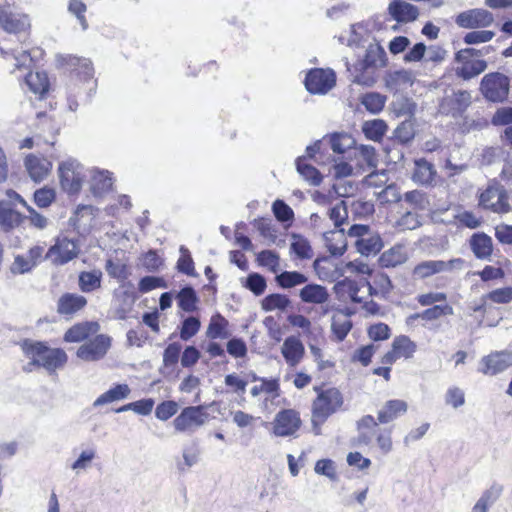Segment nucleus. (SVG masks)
I'll use <instances>...</instances> for the list:
<instances>
[{
    "label": "nucleus",
    "mask_w": 512,
    "mask_h": 512,
    "mask_svg": "<svg viewBox=\"0 0 512 512\" xmlns=\"http://www.w3.org/2000/svg\"><path fill=\"white\" fill-rule=\"evenodd\" d=\"M343 405V396L336 388H329L318 393L312 405V426L315 435L321 433V425L330 415Z\"/></svg>",
    "instance_id": "1"
},
{
    "label": "nucleus",
    "mask_w": 512,
    "mask_h": 512,
    "mask_svg": "<svg viewBox=\"0 0 512 512\" xmlns=\"http://www.w3.org/2000/svg\"><path fill=\"white\" fill-rule=\"evenodd\" d=\"M479 206L497 214H506L511 211L507 190L495 180L490 181L480 193Z\"/></svg>",
    "instance_id": "2"
},
{
    "label": "nucleus",
    "mask_w": 512,
    "mask_h": 512,
    "mask_svg": "<svg viewBox=\"0 0 512 512\" xmlns=\"http://www.w3.org/2000/svg\"><path fill=\"white\" fill-rule=\"evenodd\" d=\"M509 89V78L500 72L486 74L480 83L483 97L494 103L504 102L508 97Z\"/></svg>",
    "instance_id": "3"
},
{
    "label": "nucleus",
    "mask_w": 512,
    "mask_h": 512,
    "mask_svg": "<svg viewBox=\"0 0 512 512\" xmlns=\"http://www.w3.org/2000/svg\"><path fill=\"white\" fill-rule=\"evenodd\" d=\"M60 184L69 194H77L86 177L84 166L75 159L63 161L58 168Z\"/></svg>",
    "instance_id": "4"
},
{
    "label": "nucleus",
    "mask_w": 512,
    "mask_h": 512,
    "mask_svg": "<svg viewBox=\"0 0 512 512\" xmlns=\"http://www.w3.org/2000/svg\"><path fill=\"white\" fill-rule=\"evenodd\" d=\"M348 235L357 238L355 245L362 255L377 254L383 247L379 234L370 232L367 225H352L348 230Z\"/></svg>",
    "instance_id": "5"
},
{
    "label": "nucleus",
    "mask_w": 512,
    "mask_h": 512,
    "mask_svg": "<svg viewBox=\"0 0 512 512\" xmlns=\"http://www.w3.org/2000/svg\"><path fill=\"white\" fill-rule=\"evenodd\" d=\"M464 260L461 258L451 259L449 261L443 260H427L417 264L412 275L415 279H426L438 273L449 272L454 269H462Z\"/></svg>",
    "instance_id": "6"
},
{
    "label": "nucleus",
    "mask_w": 512,
    "mask_h": 512,
    "mask_svg": "<svg viewBox=\"0 0 512 512\" xmlns=\"http://www.w3.org/2000/svg\"><path fill=\"white\" fill-rule=\"evenodd\" d=\"M301 424L299 412L294 409H283L274 417L272 432L277 437L295 436Z\"/></svg>",
    "instance_id": "7"
},
{
    "label": "nucleus",
    "mask_w": 512,
    "mask_h": 512,
    "mask_svg": "<svg viewBox=\"0 0 512 512\" xmlns=\"http://www.w3.org/2000/svg\"><path fill=\"white\" fill-rule=\"evenodd\" d=\"M208 414L203 410V406H190L174 419L173 424L177 431H194L205 424Z\"/></svg>",
    "instance_id": "8"
},
{
    "label": "nucleus",
    "mask_w": 512,
    "mask_h": 512,
    "mask_svg": "<svg viewBox=\"0 0 512 512\" xmlns=\"http://www.w3.org/2000/svg\"><path fill=\"white\" fill-rule=\"evenodd\" d=\"M336 81L333 70L330 69H313L305 78L306 89L313 94H325L331 90Z\"/></svg>",
    "instance_id": "9"
},
{
    "label": "nucleus",
    "mask_w": 512,
    "mask_h": 512,
    "mask_svg": "<svg viewBox=\"0 0 512 512\" xmlns=\"http://www.w3.org/2000/svg\"><path fill=\"white\" fill-rule=\"evenodd\" d=\"M79 254V245L76 241L67 237L58 238L46 254V258L52 259L56 265H64L76 258Z\"/></svg>",
    "instance_id": "10"
},
{
    "label": "nucleus",
    "mask_w": 512,
    "mask_h": 512,
    "mask_svg": "<svg viewBox=\"0 0 512 512\" xmlns=\"http://www.w3.org/2000/svg\"><path fill=\"white\" fill-rule=\"evenodd\" d=\"M478 371L484 375L494 376L512 366L511 351H496L480 360Z\"/></svg>",
    "instance_id": "11"
},
{
    "label": "nucleus",
    "mask_w": 512,
    "mask_h": 512,
    "mask_svg": "<svg viewBox=\"0 0 512 512\" xmlns=\"http://www.w3.org/2000/svg\"><path fill=\"white\" fill-rule=\"evenodd\" d=\"M110 345V338L100 334L81 345L77 350V356L84 361H96L105 356Z\"/></svg>",
    "instance_id": "12"
},
{
    "label": "nucleus",
    "mask_w": 512,
    "mask_h": 512,
    "mask_svg": "<svg viewBox=\"0 0 512 512\" xmlns=\"http://www.w3.org/2000/svg\"><path fill=\"white\" fill-rule=\"evenodd\" d=\"M494 21L491 12L485 9H470L457 15L455 23L466 29L484 28L490 26Z\"/></svg>",
    "instance_id": "13"
},
{
    "label": "nucleus",
    "mask_w": 512,
    "mask_h": 512,
    "mask_svg": "<svg viewBox=\"0 0 512 512\" xmlns=\"http://www.w3.org/2000/svg\"><path fill=\"white\" fill-rule=\"evenodd\" d=\"M0 27L8 33H20L30 27L26 15L15 13L10 6L0 7Z\"/></svg>",
    "instance_id": "14"
},
{
    "label": "nucleus",
    "mask_w": 512,
    "mask_h": 512,
    "mask_svg": "<svg viewBox=\"0 0 512 512\" xmlns=\"http://www.w3.org/2000/svg\"><path fill=\"white\" fill-rule=\"evenodd\" d=\"M23 354L31 361L24 367L25 371H32V367H40L47 345L40 341L25 339L20 343Z\"/></svg>",
    "instance_id": "15"
},
{
    "label": "nucleus",
    "mask_w": 512,
    "mask_h": 512,
    "mask_svg": "<svg viewBox=\"0 0 512 512\" xmlns=\"http://www.w3.org/2000/svg\"><path fill=\"white\" fill-rule=\"evenodd\" d=\"M57 61L62 66H67L72 71H75L78 76L84 80H89L94 75V68L92 62L87 58H80L73 55H60Z\"/></svg>",
    "instance_id": "16"
},
{
    "label": "nucleus",
    "mask_w": 512,
    "mask_h": 512,
    "mask_svg": "<svg viewBox=\"0 0 512 512\" xmlns=\"http://www.w3.org/2000/svg\"><path fill=\"white\" fill-rule=\"evenodd\" d=\"M87 305V299L76 293H64L57 301V312L71 317Z\"/></svg>",
    "instance_id": "17"
},
{
    "label": "nucleus",
    "mask_w": 512,
    "mask_h": 512,
    "mask_svg": "<svg viewBox=\"0 0 512 512\" xmlns=\"http://www.w3.org/2000/svg\"><path fill=\"white\" fill-rule=\"evenodd\" d=\"M26 218L13 208L12 201H0V226L4 232L17 228Z\"/></svg>",
    "instance_id": "18"
},
{
    "label": "nucleus",
    "mask_w": 512,
    "mask_h": 512,
    "mask_svg": "<svg viewBox=\"0 0 512 512\" xmlns=\"http://www.w3.org/2000/svg\"><path fill=\"white\" fill-rule=\"evenodd\" d=\"M386 52L383 47L376 41L370 42L365 47V55L359 63L360 69L379 68L386 65Z\"/></svg>",
    "instance_id": "19"
},
{
    "label": "nucleus",
    "mask_w": 512,
    "mask_h": 512,
    "mask_svg": "<svg viewBox=\"0 0 512 512\" xmlns=\"http://www.w3.org/2000/svg\"><path fill=\"white\" fill-rule=\"evenodd\" d=\"M389 14L394 20L401 23L415 21L419 16L418 8L402 0H394L389 4Z\"/></svg>",
    "instance_id": "20"
},
{
    "label": "nucleus",
    "mask_w": 512,
    "mask_h": 512,
    "mask_svg": "<svg viewBox=\"0 0 512 512\" xmlns=\"http://www.w3.org/2000/svg\"><path fill=\"white\" fill-rule=\"evenodd\" d=\"M25 167L31 179L40 182L48 175L52 164L45 158L30 154L25 158Z\"/></svg>",
    "instance_id": "21"
},
{
    "label": "nucleus",
    "mask_w": 512,
    "mask_h": 512,
    "mask_svg": "<svg viewBox=\"0 0 512 512\" xmlns=\"http://www.w3.org/2000/svg\"><path fill=\"white\" fill-rule=\"evenodd\" d=\"M469 245L477 259L487 260L492 255V238L483 232L474 233L469 240Z\"/></svg>",
    "instance_id": "22"
},
{
    "label": "nucleus",
    "mask_w": 512,
    "mask_h": 512,
    "mask_svg": "<svg viewBox=\"0 0 512 512\" xmlns=\"http://www.w3.org/2000/svg\"><path fill=\"white\" fill-rule=\"evenodd\" d=\"M97 212L98 209L92 205H78L69 222L77 230H87L92 226Z\"/></svg>",
    "instance_id": "23"
},
{
    "label": "nucleus",
    "mask_w": 512,
    "mask_h": 512,
    "mask_svg": "<svg viewBox=\"0 0 512 512\" xmlns=\"http://www.w3.org/2000/svg\"><path fill=\"white\" fill-rule=\"evenodd\" d=\"M329 292L326 287L310 283L306 284L300 291L299 297L304 303L324 304L329 299Z\"/></svg>",
    "instance_id": "24"
},
{
    "label": "nucleus",
    "mask_w": 512,
    "mask_h": 512,
    "mask_svg": "<svg viewBox=\"0 0 512 512\" xmlns=\"http://www.w3.org/2000/svg\"><path fill=\"white\" fill-rule=\"evenodd\" d=\"M111 173L104 170H92L90 190L95 197H102L112 187Z\"/></svg>",
    "instance_id": "25"
},
{
    "label": "nucleus",
    "mask_w": 512,
    "mask_h": 512,
    "mask_svg": "<svg viewBox=\"0 0 512 512\" xmlns=\"http://www.w3.org/2000/svg\"><path fill=\"white\" fill-rule=\"evenodd\" d=\"M407 403L403 400H389L387 401L382 409L378 412L379 423L386 424L392 422L400 415L406 413Z\"/></svg>",
    "instance_id": "26"
},
{
    "label": "nucleus",
    "mask_w": 512,
    "mask_h": 512,
    "mask_svg": "<svg viewBox=\"0 0 512 512\" xmlns=\"http://www.w3.org/2000/svg\"><path fill=\"white\" fill-rule=\"evenodd\" d=\"M281 350L286 362L291 366L297 365L304 354L303 344L295 337L285 339Z\"/></svg>",
    "instance_id": "27"
},
{
    "label": "nucleus",
    "mask_w": 512,
    "mask_h": 512,
    "mask_svg": "<svg viewBox=\"0 0 512 512\" xmlns=\"http://www.w3.org/2000/svg\"><path fill=\"white\" fill-rule=\"evenodd\" d=\"M67 362V355L59 348L47 347L40 367L45 368L50 374L63 367Z\"/></svg>",
    "instance_id": "28"
},
{
    "label": "nucleus",
    "mask_w": 512,
    "mask_h": 512,
    "mask_svg": "<svg viewBox=\"0 0 512 512\" xmlns=\"http://www.w3.org/2000/svg\"><path fill=\"white\" fill-rule=\"evenodd\" d=\"M131 393V389L127 384H117L113 388H110L105 393L101 394L93 402L94 407H99L105 404H109L115 401H120L128 398Z\"/></svg>",
    "instance_id": "29"
},
{
    "label": "nucleus",
    "mask_w": 512,
    "mask_h": 512,
    "mask_svg": "<svg viewBox=\"0 0 512 512\" xmlns=\"http://www.w3.org/2000/svg\"><path fill=\"white\" fill-rule=\"evenodd\" d=\"M436 171L431 163L424 159H419L415 161V169L412 175V179L414 182L429 185L434 180V176Z\"/></svg>",
    "instance_id": "30"
},
{
    "label": "nucleus",
    "mask_w": 512,
    "mask_h": 512,
    "mask_svg": "<svg viewBox=\"0 0 512 512\" xmlns=\"http://www.w3.org/2000/svg\"><path fill=\"white\" fill-rule=\"evenodd\" d=\"M101 280L100 270L83 271L78 276L79 289L84 293L93 292L101 287Z\"/></svg>",
    "instance_id": "31"
},
{
    "label": "nucleus",
    "mask_w": 512,
    "mask_h": 512,
    "mask_svg": "<svg viewBox=\"0 0 512 512\" xmlns=\"http://www.w3.org/2000/svg\"><path fill=\"white\" fill-rule=\"evenodd\" d=\"M25 83L30 91L43 96L49 88V81L45 72H29L25 77Z\"/></svg>",
    "instance_id": "32"
},
{
    "label": "nucleus",
    "mask_w": 512,
    "mask_h": 512,
    "mask_svg": "<svg viewBox=\"0 0 512 512\" xmlns=\"http://www.w3.org/2000/svg\"><path fill=\"white\" fill-rule=\"evenodd\" d=\"M407 260V253L403 246L397 245L385 251L380 256V264L383 267H396Z\"/></svg>",
    "instance_id": "33"
},
{
    "label": "nucleus",
    "mask_w": 512,
    "mask_h": 512,
    "mask_svg": "<svg viewBox=\"0 0 512 512\" xmlns=\"http://www.w3.org/2000/svg\"><path fill=\"white\" fill-rule=\"evenodd\" d=\"M276 283L283 289H291L306 284L308 277L298 271H284L275 277Z\"/></svg>",
    "instance_id": "34"
},
{
    "label": "nucleus",
    "mask_w": 512,
    "mask_h": 512,
    "mask_svg": "<svg viewBox=\"0 0 512 512\" xmlns=\"http://www.w3.org/2000/svg\"><path fill=\"white\" fill-rule=\"evenodd\" d=\"M296 168L298 173L311 186H319L322 182L321 173L311 164L305 162V157H299L296 160Z\"/></svg>",
    "instance_id": "35"
},
{
    "label": "nucleus",
    "mask_w": 512,
    "mask_h": 512,
    "mask_svg": "<svg viewBox=\"0 0 512 512\" xmlns=\"http://www.w3.org/2000/svg\"><path fill=\"white\" fill-rule=\"evenodd\" d=\"M229 323L228 321L220 314H216L212 316L209 326L206 331V335L210 339H226L229 337V332L227 331Z\"/></svg>",
    "instance_id": "36"
},
{
    "label": "nucleus",
    "mask_w": 512,
    "mask_h": 512,
    "mask_svg": "<svg viewBox=\"0 0 512 512\" xmlns=\"http://www.w3.org/2000/svg\"><path fill=\"white\" fill-rule=\"evenodd\" d=\"M486 68V61L475 59L472 60L471 62H466L464 65L457 67L455 73L458 77L464 80H469L484 72Z\"/></svg>",
    "instance_id": "37"
},
{
    "label": "nucleus",
    "mask_w": 512,
    "mask_h": 512,
    "mask_svg": "<svg viewBox=\"0 0 512 512\" xmlns=\"http://www.w3.org/2000/svg\"><path fill=\"white\" fill-rule=\"evenodd\" d=\"M453 308L450 305H434L431 308H427L420 313H415L409 317L411 320L423 319L425 321L437 320L442 316L452 315Z\"/></svg>",
    "instance_id": "38"
},
{
    "label": "nucleus",
    "mask_w": 512,
    "mask_h": 512,
    "mask_svg": "<svg viewBox=\"0 0 512 512\" xmlns=\"http://www.w3.org/2000/svg\"><path fill=\"white\" fill-rule=\"evenodd\" d=\"M387 130V124L381 119L365 121L362 131L365 136L373 141H380Z\"/></svg>",
    "instance_id": "39"
},
{
    "label": "nucleus",
    "mask_w": 512,
    "mask_h": 512,
    "mask_svg": "<svg viewBox=\"0 0 512 512\" xmlns=\"http://www.w3.org/2000/svg\"><path fill=\"white\" fill-rule=\"evenodd\" d=\"M403 199L413 210L425 211L430 205L427 194L422 190L408 191L404 194Z\"/></svg>",
    "instance_id": "40"
},
{
    "label": "nucleus",
    "mask_w": 512,
    "mask_h": 512,
    "mask_svg": "<svg viewBox=\"0 0 512 512\" xmlns=\"http://www.w3.org/2000/svg\"><path fill=\"white\" fill-rule=\"evenodd\" d=\"M392 347L395 349L399 358L409 359L416 352L417 345L407 336H398L394 339Z\"/></svg>",
    "instance_id": "41"
},
{
    "label": "nucleus",
    "mask_w": 512,
    "mask_h": 512,
    "mask_svg": "<svg viewBox=\"0 0 512 512\" xmlns=\"http://www.w3.org/2000/svg\"><path fill=\"white\" fill-rule=\"evenodd\" d=\"M154 407V400L152 398L141 399L135 402L128 403L116 409L117 413L125 412V411H133L139 415H149Z\"/></svg>",
    "instance_id": "42"
},
{
    "label": "nucleus",
    "mask_w": 512,
    "mask_h": 512,
    "mask_svg": "<svg viewBox=\"0 0 512 512\" xmlns=\"http://www.w3.org/2000/svg\"><path fill=\"white\" fill-rule=\"evenodd\" d=\"M352 328V323L346 315L337 314L332 317L331 329L339 341L345 339Z\"/></svg>",
    "instance_id": "43"
},
{
    "label": "nucleus",
    "mask_w": 512,
    "mask_h": 512,
    "mask_svg": "<svg viewBox=\"0 0 512 512\" xmlns=\"http://www.w3.org/2000/svg\"><path fill=\"white\" fill-rule=\"evenodd\" d=\"M290 305V300L283 294H270L262 302V309L265 311L281 310L284 311Z\"/></svg>",
    "instance_id": "44"
},
{
    "label": "nucleus",
    "mask_w": 512,
    "mask_h": 512,
    "mask_svg": "<svg viewBox=\"0 0 512 512\" xmlns=\"http://www.w3.org/2000/svg\"><path fill=\"white\" fill-rule=\"evenodd\" d=\"M179 307L185 312H192L196 308L197 296L192 287L183 288L177 295Z\"/></svg>",
    "instance_id": "45"
},
{
    "label": "nucleus",
    "mask_w": 512,
    "mask_h": 512,
    "mask_svg": "<svg viewBox=\"0 0 512 512\" xmlns=\"http://www.w3.org/2000/svg\"><path fill=\"white\" fill-rule=\"evenodd\" d=\"M386 97L375 92L367 93L362 98V104L371 113L377 114L384 108Z\"/></svg>",
    "instance_id": "46"
},
{
    "label": "nucleus",
    "mask_w": 512,
    "mask_h": 512,
    "mask_svg": "<svg viewBox=\"0 0 512 512\" xmlns=\"http://www.w3.org/2000/svg\"><path fill=\"white\" fill-rule=\"evenodd\" d=\"M105 270L111 278L115 279H126L127 272V264L120 259H108L105 263Z\"/></svg>",
    "instance_id": "47"
},
{
    "label": "nucleus",
    "mask_w": 512,
    "mask_h": 512,
    "mask_svg": "<svg viewBox=\"0 0 512 512\" xmlns=\"http://www.w3.org/2000/svg\"><path fill=\"white\" fill-rule=\"evenodd\" d=\"M291 250L301 259H310L312 257V248L308 240L300 235H293Z\"/></svg>",
    "instance_id": "48"
},
{
    "label": "nucleus",
    "mask_w": 512,
    "mask_h": 512,
    "mask_svg": "<svg viewBox=\"0 0 512 512\" xmlns=\"http://www.w3.org/2000/svg\"><path fill=\"white\" fill-rule=\"evenodd\" d=\"M415 136L414 123L411 119L401 122L394 131V137L401 143L410 142Z\"/></svg>",
    "instance_id": "49"
},
{
    "label": "nucleus",
    "mask_w": 512,
    "mask_h": 512,
    "mask_svg": "<svg viewBox=\"0 0 512 512\" xmlns=\"http://www.w3.org/2000/svg\"><path fill=\"white\" fill-rule=\"evenodd\" d=\"M446 100L452 103L455 113H461L471 104V94L466 90H458Z\"/></svg>",
    "instance_id": "50"
},
{
    "label": "nucleus",
    "mask_w": 512,
    "mask_h": 512,
    "mask_svg": "<svg viewBox=\"0 0 512 512\" xmlns=\"http://www.w3.org/2000/svg\"><path fill=\"white\" fill-rule=\"evenodd\" d=\"M259 265L267 267L270 271L277 273L280 267L279 255L272 250H263L257 256Z\"/></svg>",
    "instance_id": "51"
},
{
    "label": "nucleus",
    "mask_w": 512,
    "mask_h": 512,
    "mask_svg": "<svg viewBox=\"0 0 512 512\" xmlns=\"http://www.w3.org/2000/svg\"><path fill=\"white\" fill-rule=\"evenodd\" d=\"M168 287L166 281L162 277L145 276L138 283V290L141 293H148L156 288L166 289Z\"/></svg>",
    "instance_id": "52"
},
{
    "label": "nucleus",
    "mask_w": 512,
    "mask_h": 512,
    "mask_svg": "<svg viewBox=\"0 0 512 512\" xmlns=\"http://www.w3.org/2000/svg\"><path fill=\"white\" fill-rule=\"evenodd\" d=\"M95 457L96 451L94 448L83 450L79 457L72 463L71 469L76 473H79L81 470H86L90 467Z\"/></svg>",
    "instance_id": "53"
},
{
    "label": "nucleus",
    "mask_w": 512,
    "mask_h": 512,
    "mask_svg": "<svg viewBox=\"0 0 512 512\" xmlns=\"http://www.w3.org/2000/svg\"><path fill=\"white\" fill-rule=\"evenodd\" d=\"M181 257L177 261V269L189 276L195 275L194 262L189 250L185 246L180 247Z\"/></svg>",
    "instance_id": "54"
},
{
    "label": "nucleus",
    "mask_w": 512,
    "mask_h": 512,
    "mask_svg": "<svg viewBox=\"0 0 512 512\" xmlns=\"http://www.w3.org/2000/svg\"><path fill=\"white\" fill-rule=\"evenodd\" d=\"M201 323L197 317L186 318L180 330V338L184 341L189 340L191 337L196 335L200 329Z\"/></svg>",
    "instance_id": "55"
},
{
    "label": "nucleus",
    "mask_w": 512,
    "mask_h": 512,
    "mask_svg": "<svg viewBox=\"0 0 512 512\" xmlns=\"http://www.w3.org/2000/svg\"><path fill=\"white\" fill-rule=\"evenodd\" d=\"M56 193L54 189L43 187L34 192V202L40 208L49 207L55 200Z\"/></svg>",
    "instance_id": "56"
},
{
    "label": "nucleus",
    "mask_w": 512,
    "mask_h": 512,
    "mask_svg": "<svg viewBox=\"0 0 512 512\" xmlns=\"http://www.w3.org/2000/svg\"><path fill=\"white\" fill-rule=\"evenodd\" d=\"M377 197L382 203H397L402 199L399 188L394 183L386 185L377 193Z\"/></svg>",
    "instance_id": "57"
},
{
    "label": "nucleus",
    "mask_w": 512,
    "mask_h": 512,
    "mask_svg": "<svg viewBox=\"0 0 512 512\" xmlns=\"http://www.w3.org/2000/svg\"><path fill=\"white\" fill-rule=\"evenodd\" d=\"M90 324H78L70 328L64 336L67 342H80L88 337Z\"/></svg>",
    "instance_id": "58"
},
{
    "label": "nucleus",
    "mask_w": 512,
    "mask_h": 512,
    "mask_svg": "<svg viewBox=\"0 0 512 512\" xmlns=\"http://www.w3.org/2000/svg\"><path fill=\"white\" fill-rule=\"evenodd\" d=\"M86 10L87 7L82 0H70L68 11L77 18L83 30L88 28V23L84 15Z\"/></svg>",
    "instance_id": "59"
},
{
    "label": "nucleus",
    "mask_w": 512,
    "mask_h": 512,
    "mask_svg": "<svg viewBox=\"0 0 512 512\" xmlns=\"http://www.w3.org/2000/svg\"><path fill=\"white\" fill-rule=\"evenodd\" d=\"M178 408L175 401H163L156 407L155 416L161 421H166L177 413Z\"/></svg>",
    "instance_id": "60"
},
{
    "label": "nucleus",
    "mask_w": 512,
    "mask_h": 512,
    "mask_svg": "<svg viewBox=\"0 0 512 512\" xmlns=\"http://www.w3.org/2000/svg\"><path fill=\"white\" fill-rule=\"evenodd\" d=\"M246 288H248L255 295L259 296L264 293L266 289L265 278L258 273H251L246 278Z\"/></svg>",
    "instance_id": "61"
},
{
    "label": "nucleus",
    "mask_w": 512,
    "mask_h": 512,
    "mask_svg": "<svg viewBox=\"0 0 512 512\" xmlns=\"http://www.w3.org/2000/svg\"><path fill=\"white\" fill-rule=\"evenodd\" d=\"M273 213L280 222H287L293 219V210L283 201L276 200L272 205Z\"/></svg>",
    "instance_id": "62"
},
{
    "label": "nucleus",
    "mask_w": 512,
    "mask_h": 512,
    "mask_svg": "<svg viewBox=\"0 0 512 512\" xmlns=\"http://www.w3.org/2000/svg\"><path fill=\"white\" fill-rule=\"evenodd\" d=\"M421 225L419 215L414 211L405 212L397 221V226L403 230H414Z\"/></svg>",
    "instance_id": "63"
},
{
    "label": "nucleus",
    "mask_w": 512,
    "mask_h": 512,
    "mask_svg": "<svg viewBox=\"0 0 512 512\" xmlns=\"http://www.w3.org/2000/svg\"><path fill=\"white\" fill-rule=\"evenodd\" d=\"M486 297L497 304H507L512 301V287H504L489 292Z\"/></svg>",
    "instance_id": "64"
}]
</instances>
